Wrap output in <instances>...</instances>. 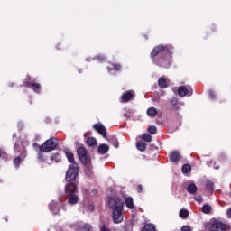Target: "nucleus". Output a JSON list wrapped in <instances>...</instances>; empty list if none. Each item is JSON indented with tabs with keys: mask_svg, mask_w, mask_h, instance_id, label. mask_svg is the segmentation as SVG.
<instances>
[{
	"mask_svg": "<svg viewBox=\"0 0 231 231\" xmlns=\"http://www.w3.org/2000/svg\"><path fill=\"white\" fill-rule=\"evenodd\" d=\"M169 45H157L151 53V57L157 66L160 68H169L172 64V52Z\"/></svg>",
	"mask_w": 231,
	"mask_h": 231,
	"instance_id": "obj_1",
	"label": "nucleus"
},
{
	"mask_svg": "<svg viewBox=\"0 0 231 231\" xmlns=\"http://www.w3.org/2000/svg\"><path fill=\"white\" fill-rule=\"evenodd\" d=\"M108 207L113 210L112 219L114 223H122V221H124V215L122 214V211L124 210V200L117 197H109Z\"/></svg>",
	"mask_w": 231,
	"mask_h": 231,
	"instance_id": "obj_2",
	"label": "nucleus"
},
{
	"mask_svg": "<svg viewBox=\"0 0 231 231\" xmlns=\"http://www.w3.org/2000/svg\"><path fill=\"white\" fill-rule=\"evenodd\" d=\"M65 154L67 156V160L71 163L67 171V180H77V176H79V164L75 162V157L73 152L69 150H65Z\"/></svg>",
	"mask_w": 231,
	"mask_h": 231,
	"instance_id": "obj_3",
	"label": "nucleus"
},
{
	"mask_svg": "<svg viewBox=\"0 0 231 231\" xmlns=\"http://www.w3.org/2000/svg\"><path fill=\"white\" fill-rule=\"evenodd\" d=\"M66 185L64 188L65 194L68 196L69 194H77L79 192V186L75 183V179L68 180V173H66Z\"/></svg>",
	"mask_w": 231,
	"mask_h": 231,
	"instance_id": "obj_4",
	"label": "nucleus"
},
{
	"mask_svg": "<svg viewBox=\"0 0 231 231\" xmlns=\"http://www.w3.org/2000/svg\"><path fill=\"white\" fill-rule=\"evenodd\" d=\"M57 145H59L57 138L52 137L42 144V151L43 152H51V151H55L57 149Z\"/></svg>",
	"mask_w": 231,
	"mask_h": 231,
	"instance_id": "obj_5",
	"label": "nucleus"
},
{
	"mask_svg": "<svg viewBox=\"0 0 231 231\" xmlns=\"http://www.w3.org/2000/svg\"><path fill=\"white\" fill-rule=\"evenodd\" d=\"M209 231H226V224L219 220H212L208 226Z\"/></svg>",
	"mask_w": 231,
	"mask_h": 231,
	"instance_id": "obj_6",
	"label": "nucleus"
},
{
	"mask_svg": "<svg viewBox=\"0 0 231 231\" xmlns=\"http://www.w3.org/2000/svg\"><path fill=\"white\" fill-rule=\"evenodd\" d=\"M78 156L81 163H87L88 162H91V158L88 156V152H86V148L79 146L77 150Z\"/></svg>",
	"mask_w": 231,
	"mask_h": 231,
	"instance_id": "obj_7",
	"label": "nucleus"
},
{
	"mask_svg": "<svg viewBox=\"0 0 231 231\" xmlns=\"http://www.w3.org/2000/svg\"><path fill=\"white\" fill-rule=\"evenodd\" d=\"M83 165H85V175L88 176V178H93V165L91 164V161L83 162Z\"/></svg>",
	"mask_w": 231,
	"mask_h": 231,
	"instance_id": "obj_8",
	"label": "nucleus"
},
{
	"mask_svg": "<svg viewBox=\"0 0 231 231\" xmlns=\"http://www.w3.org/2000/svg\"><path fill=\"white\" fill-rule=\"evenodd\" d=\"M95 131L98 132L103 138H106L107 136V131L106 130V127H104V125L102 124H96L94 125Z\"/></svg>",
	"mask_w": 231,
	"mask_h": 231,
	"instance_id": "obj_9",
	"label": "nucleus"
},
{
	"mask_svg": "<svg viewBox=\"0 0 231 231\" xmlns=\"http://www.w3.org/2000/svg\"><path fill=\"white\" fill-rule=\"evenodd\" d=\"M25 88H30V89H33L35 93H39L41 89V84L39 83H32V82H26L24 83Z\"/></svg>",
	"mask_w": 231,
	"mask_h": 231,
	"instance_id": "obj_10",
	"label": "nucleus"
},
{
	"mask_svg": "<svg viewBox=\"0 0 231 231\" xmlns=\"http://www.w3.org/2000/svg\"><path fill=\"white\" fill-rule=\"evenodd\" d=\"M178 93L180 97H185L186 95L190 97L192 95V92H189V89L185 86L179 87Z\"/></svg>",
	"mask_w": 231,
	"mask_h": 231,
	"instance_id": "obj_11",
	"label": "nucleus"
},
{
	"mask_svg": "<svg viewBox=\"0 0 231 231\" xmlns=\"http://www.w3.org/2000/svg\"><path fill=\"white\" fill-rule=\"evenodd\" d=\"M67 196H69V199H68L69 205H77V203H79V196L77 195V193H72Z\"/></svg>",
	"mask_w": 231,
	"mask_h": 231,
	"instance_id": "obj_12",
	"label": "nucleus"
},
{
	"mask_svg": "<svg viewBox=\"0 0 231 231\" xmlns=\"http://www.w3.org/2000/svg\"><path fill=\"white\" fill-rule=\"evenodd\" d=\"M180 152L178 151L171 152L170 154V160L172 163H177L180 161Z\"/></svg>",
	"mask_w": 231,
	"mask_h": 231,
	"instance_id": "obj_13",
	"label": "nucleus"
},
{
	"mask_svg": "<svg viewBox=\"0 0 231 231\" xmlns=\"http://www.w3.org/2000/svg\"><path fill=\"white\" fill-rule=\"evenodd\" d=\"M49 208H50V210H51L52 213H54V214H59V211L60 210V209L59 208V204H57V203L54 202V201H52V202L50 203Z\"/></svg>",
	"mask_w": 231,
	"mask_h": 231,
	"instance_id": "obj_14",
	"label": "nucleus"
},
{
	"mask_svg": "<svg viewBox=\"0 0 231 231\" xmlns=\"http://www.w3.org/2000/svg\"><path fill=\"white\" fill-rule=\"evenodd\" d=\"M97 151L100 154H106L109 152V145L107 144H100L97 148Z\"/></svg>",
	"mask_w": 231,
	"mask_h": 231,
	"instance_id": "obj_15",
	"label": "nucleus"
},
{
	"mask_svg": "<svg viewBox=\"0 0 231 231\" xmlns=\"http://www.w3.org/2000/svg\"><path fill=\"white\" fill-rule=\"evenodd\" d=\"M187 191L189 194H196V192H198V186L194 183H190L187 188Z\"/></svg>",
	"mask_w": 231,
	"mask_h": 231,
	"instance_id": "obj_16",
	"label": "nucleus"
},
{
	"mask_svg": "<svg viewBox=\"0 0 231 231\" xmlns=\"http://www.w3.org/2000/svg\"><path fill=\"white\" fill-rule=\"evenodd\" d=\"M132 98H133L132 91H128V92L123 94V96H122L123 102H129V100H131Z\"/></svg>",
	"mask_w": 231,
	"mask_h": 231,
	"instance_id": "obj_17",
	"label": "nucleus"
},
{
	"mask_svg": "<svg viewBox=\"0 0 231 231\" xmlns=\"http://www.w3.org/2000/svg\"><path fill=\"white\" fill-rule=\"evenodd\" d=\"M147 115H148V116L154 118V116H156L158 115V109H156L154 107H149L147 109Z\"/></svg>",
	"mask_w": 231,
	"mask_h": 231,
	"instance_id": "obj_18",
	"label": "nucleus"
},
{
	"mask_svg": "<svg viewBox=\"0 0 231 231\" xmlns=\"http://www.w3.org/2000/svg\"><path fill=\"white\" fill-rule=\"evenodd\" d=\"M159 87L161 89H165L167 88V79L165 78H160L158 80Z\"/></svg>",
	"mask_w": 231,
	"mask_h": 231,
	"instance_id": "obj_19",
	"label": "nucleus"
},
{
	"mask_svg": "<svg viewBox=\"0 0 231 231\" xmlns=\"http://www.w3.org/2000/svg\"><path fill=\"white\" fill-rule=\"evenodd\" d=\"M136 147L138 151H141V152H144V151H146L147 149V144L143 142H140L136 143Z\"/></svg>",
	"mask_w": 231,
	"mask_h": 231,
	"instance_id": "obj_20",
	"label": "nucleus"
},
{
	"mask_svg": "<svg viewBox=\"0 0 231 231\" xmlns=\"http://www.w3.org/2000/svg\"><path fill=\"white\" fill-rule=\"evenodd\" d=\"M87 145H88V147H95L97 145V139L95 137L88 138Z\"/></svg>",
	"mask_w": 231,
	"mask_h": 231,
	"instance_id": "obj_21",
	"label": "nucleus"
},
{
	"mask_svg": "<svg viewBox=\"0 0 231 231\" xmlns=\"http://www.w3.org/2000/svg\"><path fill=\"white\" fill-rule=\"evenodd\" d=\"M206 190H208V192H214V181L207 180Z\"/></svg>",
	"mask_w": 231,
	"mask_h": 231,
	"instance_id": "obj_22",
	"label": "nucleus"
},
{
	"mask_svg": "<svg viewBox=\"0 0 231 231\" xmlns=\"http://www.w3.org/2000/svg\"><path fill=\"white\" fill-rule=\"evenodd\" d=\"M141 231H156V226L153 224H146Z\"/></svg>",
	"mask_w": 231,
	"mask_h": 231,
	"instance_id": "obj_23",
	"label": "nucleus"
},
{
	"mask_svg": "<svg viewBox=\"0 0 231 231\" xmlns=\"http://www.w3.org/2000/svg\"><path fill=\"white\" fill-rule=\"evenodd\" d=\"M125 205H126L127 208H134V203L133 201V198L132 197H128L125 199Z\"/></svg>",
	"mask_w": 231,
	"mask_h": 231,
	"instance_id": "obj_24",
	"label": "nucleus"
},
{
	"mask_svg": "<svg viewBox=\"0 0 231 231\" xmlns=\"http://www.w3.org/2000/svg\"><path fill=\"white\" fill-rule=\"evenodd\" d=\"M109 143H111L114 147H116V149H118V146L120 145L118 143V139L116 138V136H112L109 140H108Z\"/></svg>",
	"mask_w": 231,
	"mask_h": 231,
	"instance_id": "obj_25",
	"label": "nucleus"
},
{
	"mask_svg": "<svg viewBox=\"0 0 231 231\" xmlns=\"http://www.w3.org/2000/svg\"><path fill=\"white\" fill-rule=\"evenodd\" d=\"M179 215L181 219H187V217H189V210L180 209Z\"/></svg>",
	"mask_w": 231,
	"mask_h": 231,
	"instance_id": "obj_26",
	"label": "nucleus"
},
{
	"mask_svg": "<svg viewBox=\"0 0 231 231\" xmlns=\"http://www.w3.org/2000/svg\"><path fill=\"white\" fill-rule=\"evenodd\" d=\"M211 210H212V207H210V205L205 204L202 206V212L204 214H210Z\"/></svg>",
	"mask_w": 231,
	"mask_h": 231,
	"instance_id": "obj_27",
	"label": "nucleus"
},
{
	"mask_svg": "<svg viewBox=\"0 0 231 231\" xmlns=\"http://www.w3.org/2000/svg\"><path fill=\"white\" fill-rule=\"evenodd\" d=\"M191 171H192V167H190V164H185L182 167L183 174H189Z\"/></svg>",
	"mask_w": 231,
	"mask_h": 231,
	"instance_id": "obj_28",
	"label": "nucleus"
},
{
	"mask_svg": "<svg viewBox=\"0 0 231 231\" xmlns=\"http://www.w3.org/2000/svg\"><path fill=\"white\" fill-rule=\"evenodd\" d=\"M51 161L59 163V162H60V154H59L58 152L54 153L52 156H51Z\"/></svg>",
	"mask_w": 231,
	"mask_h": 231,
	"instance_id": "obj_29",
	"label": "nucleus"
},
{
	"mask_svg": "<svg viewBox=\"0 0 231 231\" xmlns=\"http://www.w3.org/2000/svg\"><path fill=\"white\" fill-rule=\"evenodd\" d=\"M171 105L173 106V109L175 111H178V107L176 106H178V98L176 97H173L171 100Z\"/></svg>",
	"mask_w": 231,
	"mask_h": 231,
	"instance_id": "obj_30",
	"label": "nucleus"
},
{
	"mask_svg": "<svg viewBox=\"0 0 231 231\" xmlns=\"http://www.w3.org/2000/svg\"><path fill=\"white\" fill-rule=\"evenodd\" d=\"M142 139L143 140V142H152V136H151L149 134H143Z\"/></svg>",
	"mask_w": 231,
	"mask_h": 231,
	"instance_id": "obj_31",
	"label": "nucleus"
},
{
	"mask_svg": "<svg viewBox=\"0 0 231 231\" xmlns=\"http://www.w3.org/2000/svg\"><path fill=\"white\" fill-rule=\"evenodd\" d=\"M157 131H158V128H156V126L154 125H151L148 127V133H150V134H156Z\"/></svg>",
	"mask_w": 231,
	"mask_h": 231,
	"instance_id": "obj_32",
	"label": "nucleus"
},
{
	"mask_svg": "<svg viewBox=\"0 0 231 231\" xmlns=\"http://www.w3.org/2000/svg\"><path fill=\"white\" fill-rule=\"evenodd\" d=\"M32 147H33V149H35V151H36V152H42V145H39L37 143H34L33 144H32Z\"/></svg>",
	"mask_w": 231,
	"mask_h": 231,
	"instance_id": "obj_33",
	"label": "nucleus"
},
{
	"mask_svg": "<svg viewBox=\"0 0 231 231\" xmlns=\"http://www.w3.org/2000/svg\"><path fill=\"white\" fill-rule=\"evenodd\" d=\"M123 231H133V225H131V223L125 224L123 226Z\"/></svg>",
	"mask_w": 231,
	"mask_h": 231,
	"instance_id": "obj_34",
	"label": "nucleus"
},
{
	"mask_svg": "<svg viewBox=\"0 0 231 231\" xmlns=\"http://www.w3.org/2000/svg\"><path fill=\"white\" fill-rule=\"evenodd\" d=\"M19 163H21V157L18 156L14 160V164L16 169H19Z\"/></svg>",
	"mask_w": 231,
	"mask_h": 231,
	"instance_id": "obj_35",
	"label": "nucleus"
},
{
	"mask_svg": "<svg viewBox=\"0 0 231 231\" xmlns=\"http://www.w3.org/2000/svg\"><path fill=\"white\" fill-rule=\"evenodd\" d=\"M42 152H38V160H40V162H44V155H42Z\"/></svg>",
	"mask_w": 231,
	"mask_h": 231,
	"instance_id": "obj_36",
	"label": "nucleus"
},
{
	"mask_svg": "<svg viewBox=\"0 0 231 231\" xmlns=\"http://www.w3.org/2000/svg\"><path fill=\"white\" fill-rule=\"evenodd\" d=\"M195 201H197L198 203H202L203 201V197H201V195H197L194 197Z\"/></svg>",
	"mask_w": 231,
	"mask_h": 231,
	"instance_id": "obj_37",
	"label": "nucleus"
},
{
	"mask_svg": "<svg viewBox=\"0 0 231 231\" xmlns=\"http://www.w3.org/2000/svg\"><path fill=\"white\" fill-rule=\"evenodd\" d=\"M96 60H98V62H104L106 60V57L104 56H97L94 58Z\"/></svg>",
	"mask_w": 231,
	"mask_h": 231,
	"instance_id": "obj_38",
	"label": "nucleus"
},
{
	"mask_svg": "<svg viewBox=\"0 0 231 231\" xmlns=\"http://www.w3.org/2000/svg\"><path fill=\"white\" fill-rule=\"evenodd\" d=\"M91 225H89V224H85L84 226H83V230H86V231H91Z\"/></svg>",
	"mask_w": 231,
	"mask_h": 231,
	"instance_id": "obj_39",
	"label": "nucleus"
},
{
	"mask_svg": "<svg viewBox=\"0 0 231 231\" xmlns=\"http://www.w3.org/2000/svg\"><path fill=\"white\" fill-rule=\"evenodd\" d=\"M181 231H192V229H190V226H183Z\"/></svg>",
	"mask_w": 231,
	"mask_h": 231,
	"instance_id": "obj_40",
	"label": "nucleus"
},
{
	"mask_svg": "<svg viewBox=\"0 0 231 231\" xmlns=\"http://www.w3.org/2000/svg\"><path fill=\"white\" fill-rule=\"evenodd\" d=\"M209 97L211 100H214L216 98V94H214V91L209 90Z\"/></svg>",
	"mask_w": 231,
	"mask_h": 231,
	"instance_id": "obj_41",
	"label": "nucleus"
},
{
	"mask_svg": "<svg viewBox=\"0 0 231 231\" xmlns=\"http://www.w3.org/2000/svg\"><path fill=\"white\" fill-rule=\"evenodd\" d=\"M125 118H131L132 115H131V111H128L126 113L124 114Z\"/></svg>",
	"mask_w": 231,
	"mask_h": 231,
	"instance_id": "obj_42",
	"label": "nucleus"
},
{
	"mask_svg": "<svg viewBox=\"0 0 231 231\" xmlns=\"http://www.w3.org/2000/svg\"><path fill=\"white\" fill-rule=\"evenodd\" d=\"M94 208H95V206H93V204H89L88 207V209L89 210V212H93Z\"/></svg>",
	"mask_w": 231,
	"mask_h": 231,
	"instance_id": "obj_43",
	"label": "nucleus"
},
{
	"mask_svg": "<svg viewBox=\"0 0 231 231\" xmlns=\"http://www.w3.org/2000/svg\"><path fill=\"white\" fill-rule=\"evenodd\" d=\"M114 68H115L116 71H120V65L119 64L114 65Z\"/></svg>",
	"mask_w": 231,
	"mask_h": 231,
	"instance_id": "obj_44",
	"label": "nucleus"
},
{
	"mask_svg": "<svg viewBox=\"0 0 231 231\" xmlns=\"http://www.w3.org/2000/svg\"><path fill=\"white\" fill-rule=\"evenodd\" d=\"M143 189V188L142 187V185L137 186V192H142Z\"/></svg>",
	"mask_w": 231,
	"mask_h": 231,
	"instance_id": "obj_45",
	"label": "nucleus"
},
{
	"mask_svg": "<svg viewBox=\"0 0 231 231\" xmlns=\"http://www.w3.org/2000/svg\"><path fill=\"white\" fill-rule=\"evenodd\" d=\"M21 156L23 158H26V150L25 149L23 150V152H22Z\"/></svg>",
	"mask_w": 231,
	"mask_h": 231,
	"instance_id": "obj_46",
	"label": "nucleus"
},
{
	"mask_svg": "<svg viewBox=\"0 0 231 231\" xmlns=\"http://www.w3.org/2000/svg\"><path fill=\"white\" fill-rule=\"evenodd\" d=\"M227 217H231V208L227 210Z\"/></svg>",
	"mask_w": 231,
	"mask_h": 231,
	"instance_id": "obj_47",
	"label": "nucleus"
},
{
	"mask_svg": "<svg viewBox=\"0 0 231 231\" xmlns=\"http://www.w3.org/2000/svg\"><path fill=\"white\" fill-rule=\"evenodd\" d=\"M18 147H19V146H18L17 144H15V145H14V151H17Z\"/></svg>",
	"mask_w": 231,
	"mask_h": 231,
	"instance_id": "obj_48",
	"label": "nucleus"
},
{
	"mask_svg": "<svg viewBox=\"0 0 231 231\" xmlns=\"http://www.w3.org/2000/svg\"><path fill=\"white\" fill-rule=\"evenodd\" d=\"M215 169H216V170L219 169V166H217Z\"/></svg>",
	"mask_w": 231,
	"mask_h": 231,
	"instance_id": "obj_49",
	"label": "nucleus"
},
{
	"mask_svg": "<svg viewBox=\"0 0 231 231\" xmlns=\"http://www.w3.org/2000/svg\"><path fill=\"white\" fill-rule=\"evenodd\" d=\"M28 77V80H30V76H27Z\"/></svg>",
	"mask_w": 231,
	"mask_h": 231,
	"instance_id": "obj_50",
	"label": "nucleus"
},
{
	"mask_svg": "<svg viewBox=\"0 0 231 231\" xmlns=\"http://www.w3.org/2000/svg\"><path fill=\"white\" fill-rule=\"evenodd\" d=\"M0 183H1V180H0Z\"/></svg>",
	"mask_w": 231,
	"mask_h": 231,
	"instance_id": "obj_51",
	"label": "nucleus"
}]
</instances>
